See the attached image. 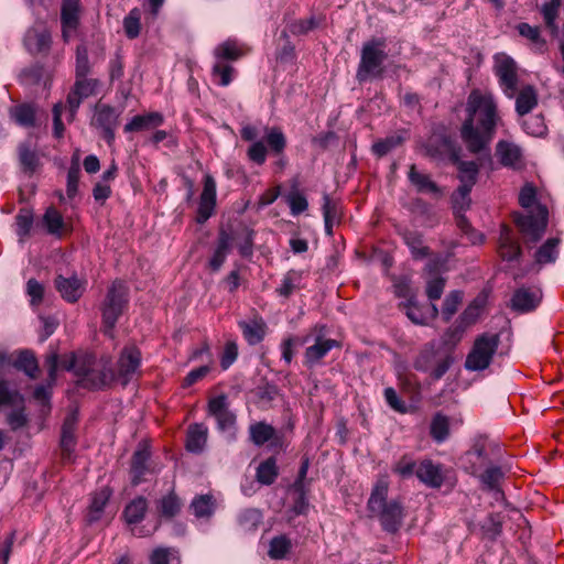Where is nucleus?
<instances>
[{
	"label": "nucleus",
	"instance_id": "f257e3e1",
	"mask_svg": "<svg viewBox=\"0 0 564 564\" xmlns=\"http://www.w3.org/2000/svg\"><path fill=\"white\" fill-rule=\"evenodd\" d=\"M466 113L460 138L469 152L479 153L494 139L500 121L497 102L491 94L475 89L467 98Z\"/></svg>",
	"mask_w": 564,
	"mask_h": 564
},
{
	"label": "nucleus",
	"instance_id": "f03ea898",
	"mask_svg": "<svg viewBox=\"0 0 564 564\" xmlns=\"http://www.w3.org/2000/svg\"><path fill=\"white\" fill-rule=\"evenodd\" d=\"M519 204L525 209H533L529 215H518L514 221L525 237L538 241L546 229L549 212L545 205L536 202V189L532 184L521 188Z\"/></svg>",
	"mask_w": 564,
	"mask_h": 564
},
{
	"label": "nucleus",
	"instance_id": "7ed1b4c3",
	"mask_svg": "<svg viewBox=\"0 0 564 564\" xmlns=\"http://www.w3.org/2000/svg\"><path fill=\"white\" fill-rule=\"evenodd\" d=\"M388 490V477H379L371 490L367 507L371 516L379 519L383 530L395 532L402 523L403 508L397 500L387 501Z\"/></svg>",
	"mask_w": 564,
	"mask_h": 564
},
{
	"label": "nucleus",
	"instance_id": "20e7f679",
	"mask_svg": "<svg viewBox=\"0 0 564 564\" xmlns=\"http://www.w3.org/2000/svg\"><path fill=\"white\" fill-rule=\"evenodd\" d=\"M249 51L248 45L236 39H227L216 45L213 51L215 62L210 72L213 82L223 87L230 85L237 74L231 63L246 56Z\"/></svg>",
	"mask_w": 564,
	"mask_h": 564
},
{
	"label": "nucleus",
	"instance_id": "39448f33",
	"mask_svg": "<svg viewBox=\"0 0 564 564\" xmlns=\"http://www.w3.org/2000/svg\"><path fill=\"white\" fill-rule=\"evenodd\" d=\"M93 357H77L74 354L65 355L59 360L57 358V368L74 371L76 376L82 377V384L89 389H99L107 386L115 379V373L110 369L97 371L90 369Z\"/></svg>",
	"mask_w": 564,
	"mask_h": 564
},
{
	"label": "nucleus",
	"instance_id": "423d86ee",
	"mask_svg": "<svg viewBox=\"0 0 564 564\" xmlns=\"http://www.w3.org/2000/svg\"><path fill=\"white\" fill-rule=\"evenodd\" d=\"M129 302V290L121 280H116L109 286L101 305L104 332L112 337L113 328Z\"/></svg>",
	"mask_w": 564,
	"mask_h": 564
},
{
	"label": "nucleus",
	"instance_id": "0eeeda50",
	"mask_svg": "<svg viewBox=\"0 0 564 564\" xmlns=\"http://www.w3.org/2000/svg\"><path fill=\"white\" fill-rule=\"evenodd\" d=\"M500 339L498 334L485 333L476 337L465 360L468 371H482L487 369L498 349Z\"/></svg>",
	"mask_w": 564,
	"mask_h": 564
},
{
	"label": "nucleus",
	"instance_id": "6e6552de",
	"mask_svg": "<svg viewBox=\"0 0 564 564\" xmlns=\"http://www.w3.org/2000/svg\"><path fill=\"white\" fill-rule=\"evenodd\" d=\"M384 47L386 41L383 39H373L364 44L357 70L359 82H364L369 77L381 76L383 70L382 64L387 58Z\"/></svg>",
	"mask_w": 564,
	"mask_h": 564
},
{
	"label": "nucleus",
	"instance_id": "1a4fd4ad",
	"mask_svg": "<svg viewBox=\"0 0 564 564\" xmlns=\"http://www.w3.org/2000/svg\"><path fill=\"white\" fill-rule=\"evenodd\" d=\"M495 74L508 98H514L518 91V73L516 62L505 53L495 55Z\"/></svg>",
	"mask_w": 564,
	"mask_h": 564
},
{
	"label": "nucleus",
	"instance_id": "9d476101",
	"mask_svg": "<svg viewBox=\"0 0 564 564\" xmlns=\"http://www.w3.org/2000/svg\"><path fill=\"white\" fill-rule=\"evenodd\" d=\"M217 202V185L210 174H205L203 180V191L199 195L196 221L206 223L214 214Z\"/></svg>",
	"mask_w": 564,
	"mask_h": 564
},
{
	"label": "nucleus",
	"instance_id": "9b49d317",
	"mask_svg": "<svg viewBox=\"0 0 564 564\" xmlns=\"http://www.w3.org/2000/svg\"><path fill=\"white\" fill-rule=\"evenodd\" d=\"M148 510V500L144 497H137L131 500L123 510V518L126 522L131 525V533L135 536H145L156 530L155 524L151 530H145L143 527H138Z\"/></svg>",
	"mask_w": 564,
	"mask_h": 564
},
{
	"label": "nucleus",
	"instance_id": "f8f14e48",
	"mask_svg": "<svg viewBox=\"0 0 564 564\" xmlns=\"http://www.w3.org/2000/svg\"><path fill=\"white\" fill-rule=\"evenodd\" d=\"M141 351L135 346H126L117 362V376L123 384H127L135 375H139L141 366Z\"/></svg>",
	"mask_w": 564,
	"mask_h": 564
},
{
	"label": "nucleus",
	"instance_id": "ddd939ff",
	"mask_svg": "<svg viewBox=\"0 0 564 564\" xmlns=\"http://www.w3.org/2000/svg\"><path fill=\"white\" fill-rule=\"evenodd\" d=\"M208 412L217 421L218 429L223 432H234L236 415L229 410L226 395L220 394L209 400Z\"/></svg>",
	"mask_w": 564,
	"mask_h": 564
},
{
	"label": "nucleus",
	"instance_id": "4468645a",
	"mask_svg": "<svg viewBox=\"0 0 564 564\" xmlns=\"http://www.w3.org/2000/svg\"><path fill=\"white\" fill-rule=\"evenodd\" d=\"M9 366L24 371L30 378H35L39 371L37 360L30 350H21L17 357L0 350V369Z\"/></svg>",
	"mask_w": 564,
	"mask_h": 564
},
{
	"label": "nucleus",
	"instance_id": "2eb2a0df",
	"mask_svg": "<svg viewBox=\"0 0 564 564\" xmlns=\"http://www.w3.org/2000/svg\"><path fill=\"white\" fill-rule=\"evenodd\" d=\"M79 12V0H63L61 20L62 34L65 42H68L77 30Z\"/></svg>",
	"mask_w": 564,
	"mask_h": 564
},
{
	"label": "nucleus",
	"instance_id": "dca6fc26",
	"mask_svg": "<svg viewBox=\"0 0 564 564\" xmlns=\"http://www.w3.org/2000/svg\"><path fill=\"white\" fill-rule=\"evenodd\" d=\"M51 33L43 24H36L28 30L24 36V45L32 54H43L50 50Z\"/></svg>",
	"mask_w": 564,
	"mask_h": 564
},
{
	"label": "nucleus",
	"instance_id": "f3484780",
	"mask_svg": "<svg viewBox=\"0 0 564 564\" xmlns=\"http://www.w3.org/2000/svg\"><path fill=\"white\" fill-rule=\"evenodd\" d=\"M120 112L108 105H99L96 108L94 121L102 129L104 138L110 143L115 139V129L118 126Z\"/></svg>",
	"mask_w": 564,
	"mask_h": 564
},
{
	"label": "nucleus",
	"instance_id": "a211bd4d",
	"mask_svg": "<svg viewBox=\"0 0 564 564\" xmlns=\"http://www.w3.org/2000/svg\"><path fill=\"white\" fill-rule=\"evenodd\" d=\"M17 153L21 170L25 174L32 175L40 165V153L36 144L31 140L20 142Z\"/></svg>",
	"mask_w": 564,
	"mask_h": 564
},
{
	"label": "nucleus",
	"instance_id": "6ab92c4d",
	"mask_svg": "<svg viewBox=\"0 0 564 564\" xmlns=\"http://www.w3.org/2000/svg\"><path fill=\"white\" fill-rule=\"evenodd\" d=\"M238 326L245 340L251 346L260 344L267 335V323L258 315L253 316L249 321H240Z\"/></svg>",
	"mask_w": 564,
	"mask_h": 564
},
{
	"label": "nucleus",
	"instance_id": "aec40b11",
	"mask_svg": "<svg viewBox=\"0 0 564 564\" xmlns=\"http://www.w3.org/2000/svg\"><path fill=\"white\" fill-rule=\"evenodd\" d=\"M339 344L335 339L325 338L317 335L313 345L308 346L305 350L304 358L305 365L313 367L319 362L333 348L338 347Z\"/></svg>",
	"mask_w": 564,
	"mask_h": 564
},
{
	"label": "nucleus",
	"instance_id": "412c9836",
	"mask_svg": "<svg viewBox=\"0 0 564 564\" xmlns=\"http://www.w3.org/2000/svg\"><path fill=\"white\" fill-rule=\"evenodd\" d=\"M480 307L476 304L469 305L463 315L460 316V324L459 326L449 328L445 333L444 343L445 344H453L455 345L458 343L463 336V333L465 332L466 327L474 324L478 316H479Z\"/></svg>",
	"mask_w": 564,
	"mask_h": 564
},
{
	"label": "nucleus",
	"instance_id": "4be33fe9",
	"mask_svg": "<svg viewBox=\"0 0 564 564\" xmlns=\"http://www.w3.org/2000/svg\"><path fill=\"white\" fill-rule=\"evenodd\" d=\"M539 289L521 288L512 296V307L520 312L534 310L541 301Z\"/></svg>",
	"mask_w": 564,
	"mask_h": 564
},
{
	"label": "nucleus",
	"instance_id": "5701e85b",
	"mask_svg": "<svg viewBox=\"0 0 564 564\" xmlns=\"http://www.w3.org/2000/svg\"><path fill=\"white\" fill-rule=\"evenodd\" d=\"M498 252L507 261L516 260L521 254L519 242L513 238L512 230L506 225L500 229Z\"/></svg>",
	"mask_w": 564,
	"mask_h": 564
},
{
	"label": "nucleus",
	"instance_id": "b1692460",
	"mask_svg": "<svg viewBox=\"0 0 564 564\" xmlns=\"http://www.w3.org/2000/svg\"><path fill=\"white\" fill-rule=\"evenodd\" d=\"M57 291L67 302H76L84 292V283L77 276L64 278L58 275L55 280Z\"/></svg>",
	"mask_w": 564,
	"mask_h": 564
},
{
	"label": "nucleus",
	"instance_id": "393cba45",
	"mask_svg": "<svg viewBox=\"0 0 564 564\" xmlns=\"http://www.w3.org/2000/svg\"><path fill=\"white\" fill-rule=\"evenodd\" d=\"M231 236L227 231H220L215 250L208 261V267L213 272L220 270L231 249Z\"/></svg>",
	"mask_w": 564,
	"mask_h": 564
},
{
	"label": "nucleus",
	"instance_id": "a878e982",
	"mask_svg": "<svg viewBox=\"0 0 564 564\" xmlns=\"http://www.w3.org/2000/svg\"><path fill=\"white\" fill-rule=\"evenodd\" d=\"M150 459V451L147 445L140 446L133 454L131 463L132 484L139 485L145 480L147 474L150 473L148 462Z\"/></svg>",
	"mask_w": 564,
	"mask_h": 564
},
{
	"label": "nucleus",
	"instance_id": "bb28decb",
	"mask_svg": "<svg viewBox=\"0 0 564 564\" xmlns=\"http://www.w3.org/2000/svg\"><path fill=\"white\" fill-rule=\"evenodd\" d=\"M496 154L500 163L505 166L518 167L521 164V149L511 142L499 141L496 148Z\"/></svg>",
	"mask_w": 564,
	"mask_h": 564
},
{
	"label": "nucleus",
	"instance_id": "cd10ccee",
	"mask_svg": "<svg viewBox=\"0 0 564 564\" xmlns=\"http://www.w3.org/2000/svg\"><path fill=\"white\" fill-rule=\"evenodd\" d=\"M417 478L432 488H438L443 484V475L440 465L433 464L431 460H423L416 471Z\"/></svg>",
	"mask_w": 564,
	"mask_h": 564
},
{
	"label": "nucleus",
	"instance_id": "c85d7f7f",
	"mask_svg": "<svg viewBox=\"0 0 564 564\" xmlns=\"http://www.w3.org/2000/svg\"><path fill=\"white\" fill-rule=\"evenodd\" d=\"M45 364L48 368V383L47 386H39L34 391V398L43 405H46L51 398V387L56 380L57 371V355L51 354L46 357Z\"/></svg>",
	"mask_w": 564,
	"mask_h": 564
},
{
	"label": "nucleus",
	"instance_id": "c756f323",
	"mask_svg": "<svg viewBox=\"0 0 564 564\" xmlns=\"http://www.w3.org/2000/svg\"><path fill=\"white\" fill-rule=\"evenodd\" d=\"M303 271L291 269L281 279L275 292L283 299H289L293 293L302 289Z\"/></svg>",
	"mask_w": 564,
	"mask_h": 564
},
{
	"label": "nucleus",
	"instance_id": "7c9ffc66",
	"mask_svg": "<svg viewBox=\"0 0 564 564\" xmlns=\"http://www.w3.org/2000/svg\"><path fill=\"white\" fill-rule=\"evenodd\" d=\"M111 494L112 492L108 487H102L93 494L87 513L89 522L98 521L101 518L104 509L108 503Z\"/></svg>",
	"mask_w": 564,
	"mask_h": 564
},
{
	"label": "nucleus",
	"instance_id": "2f4dec72",
	"mask_svg": "<svg viewBox=\"0 0 564 564\" xmlns=\"http://www.w3.org/2000/svg\"><path fill=\"white\" fill-rule=\"evenodd\" d=\"M163 123V116L159 112H150L143 116H134L126 126L124 132L142 131L159 127Z\"/></svg>",
	"mask_w": 564,
	"mask_h": 564
},
{
	"label": "nucleus",
	"instance_id": "473e14b6",
	"mask_svg": "<svg viewBox=\"0 0 564 564\" xmlns=\"http://www.w3.org/2000/svg\"><path fill=\"white\" fill-rule=\"evenodd\" d=\"M538 105V94L533 86L520 89L516 98V111L519 116H525Z\"/></svg>",
	"mask_w": 564,
	"mask_h": 564
},
{
	"label": "nucleus",
	"instance_id": "72a5a7b5",
	"mask_svg": "<svg viewBox=\"0 0 564 564\" xmlns=\"http://www.w3.org/2000/svg\"><path fill=\"white\" fill-rule=\"evenodd\" d=\"M207 427L203 424L191 425L187 432L186 448L192 453H200L207 442Z\"/></svg>",
	"mask_w": 564,
	"mask_h": 564
},
{
	"label": "nucleus",
	"instance_id": "f704fd0d",
	"mask_svg": "<svg viewBox=\"0 0 564 564\" xmlns=\"http://www.w3.org/2000/svg\"><path fill=\"white\" fill-rule=\"evenodd\" d=\"M458 172L460 193L464 196L466 192L471 191L477 181L478 165L475 162H459Z\"/></svg>",
	"mask_w": 564,
	"mask_h": 564
},
{
	"label": "nucleus",
	"instance_id": "c9c22d12",
	"mask_svg": "<svg viewBox=\"0 0 564 564\" xmlns=\"http://www.w3.org/2000/svg\"><path fill=\"white\" fill-rule=\"evenodd\" d=\"M75 430H76V417L74 414L68 415L62 426V435H61V448L63 455L70 456L74 451L76 441H75Z\"/></svg>",
	"mask_w": 564,
	"mask_h": 564
},
{
	"label": "nucleus",
	"instance_id": "e433bc0d",
	"mask_svg": "<svg viewBox=\"0 0 564 564\" xmlns=\"http://www.w3.org/2000/svg\"><path fill=\"white\" fill-rule=\"evenodd\" d=\"M401 235L415 259H423L429 254V248L423 245L422 234L416 230L405 229Z\"/></svg>",
	"mask_w": 564,
	"mask_h": 564
},
{
	"label": "nucleus",
	"instance_id": "4c0bfd02",
	"mask_svg": "<svg viewBox=\"0 0 564 564\" xmlns=\"http://www.w3.org/2000/svg\"><path fill=\"white\" fill-rule=\"evenodd\" d=\"M409 180L421 193H430L433 195H441L437 185L429 177V175L416 171L415 165H411L409 171Z\"/></svg>",
	"mask_w": 564,
	"mask_h": 564
},
{
	"label": "nucleus",
	"instance_id": "58836bf2",
	"mask_svg": "<svg viewBox=\"0 0 564 564\" xmlns=\"http://www.w3.org/2000/svg\"><path fill=\"white\" fill-rule=\"evenodd\" d=\"M43 223L48 234L62 237L66 232V224L62 214L55 207H48L43 216Z\"/></svg>",
	"mask_w": 564,
	"mask_h": 564
},
{
	"label": "nucleus",
	"instance_id": "ea45409f",
	"mask_svg": "<svg viewBox=\"0 0 564 564\" xmlns=\"http://www.w3.org/2000/svg\"><path fill=\"white\" fill-rule=\"evenodd\" d=\"M558 238L547 239L535 252V261L539 264L552 263L558 256Z\"/></svg>",
	"mask_w": 564,
	"mask_h": 564
},
{
	"label": "nucleus",
	"instance_id": "a19ab883",
	"mask_svg": "<svg viewBox=\"0 0 564 564\" xmlns=\"http://www.w3.org/2000/svg\"><path fill=\"white\" fill-rule=\"evenodd\" d=\"M250 440L257 446H261L270 440L274 438L275 430L272 425L264 422L251 424L249 427Z\"/></svg>",
	"mask_w": 564,
	"mask_h": 564
},
{
	"label": "nucleus",
	"instance_id": "79ce46f5",
	"mask_svg": "<svg viewBox=\"0 0 564 564\" xmlns=\"http://www.w3.org/2000/svg\"><path fill=\"white\" fill-rule=\"evenodd\" d=\"M182 503L178 497L171 491L166 496L162 497L156 502V508L161 517L163 518H173L181 510Z\"/></svg>",
	"mask_w": 564,
	"mask_h": 564
},
{
	"label": "nucleus",
	"instance_id": "37998d69",
	"mask_svg": "<svg viewBox=\"0 0 564 564\" xmlns=\"http://www.w3.org/2000/svg\"><path fill=\"white\" fill-rule=\"evenodd\" d=\"M11 118L22 127H32L35 122V108L30 104H22L10 109Z\"/></svg>",
	"mask_w": 564,
	"mask_h": 564
},
{
	"label": "nucleus",
	"instance_id": "c03bdc74",
	"mask_svg": "<svg viewBox=\"0 0 564 564\" xmlns=\"http://www.w3.org/2000/svg\"><path fill=\"white\" fill-rule=\"evenodd\" d=\"M323 216L326 232L330 235L333 225L339 219V208L338 203L333 200L328 194L323 195Z\"/></svg>",
	"mask_w": 564,
	"mask_h": 564
},
{
	"label": "nucleus",
	"instance_id": "a18cd8bd",
	"mask_svg": "<svg viewBox=\"0 0 564 564\" xmlns=\"http://www.w3.org/2000/svg\"><path fill=\"white\" fill-rule=\"evenodd\" d=\"M278 477L276 459L269 457L257 468V480L262 485H271Z\"/></svg>",
	"mask_w": 564,
	"mask_h": 564
},
{
	"label": "nucleus",
	"instance_id": "49530a36",
	"mask_svg": "<svg viewBox=\"0 0 564 564\" xmlns=\"http://www.w3.org/2000/svg\"><path fill=\"white\" fill-rule=\"evenodd\" d=\"M430 433L437 443L444 442L449 435V419L437 413L431 422Z\"/></svg>",
	"mask_w": 564,
	"mask_h": 564
},
{
	"label": "nucleus",
	"instance_id": "de8ad7c7",
	"mask_svg": "<svg viewBox=\"0 0 564 564\" xmlns=\"http://www.w3.org/2000/svg\"><path fill=\"white\" fill-rule=\"evenodd\" d=\"M405 140V135L403 133H395L392 135H388L387 138L377 141L372 145V152L378 156H383L388 154L390 151L401 145Z\"/></svg>",
	"mask_w": 564,
	"mask_h": 564
},
{
	"label": "nucleus",
	"instance_id": "09e8293b",
	"mask_svg": "<svg viewBox=\"0 0 564 564\" xmlns=\"http://www.w3.org/2000/svg\"><path fill=\"white\" fill-rule=\"evenodd\" d=\"M292 542L286 535L274 536L270 541L269 556L272 560H282L291 551Z\"/></svg>",
	"mask_w": 564,
	"mask_h": 564
},
{
	"label": "nucleus",
	"instance_id": "8fccbe9b",
	"mask_svg": "<svg viewBox=\"0 0 564 564\" xmlns=\"http://www.w3.org/2000/svg\"><path fill=\"white\" fill-rule=\"evenodd\" d=\"M123 31L128 39H135L141 31V11L138 8L130 10L123 19Z\"/></svg>",
	"mask_w": 564,
	"mask_h": 564
},
{
	"label": "nucleus",
	"instance_id": "3c124183",
	"mask_svg": "<svg viewBox=\"0 0 564 564\" xmlns=\"http://www.w3.org/2000/svg\"><path fill=\"white\" fill-rule=\"evenodd\" d=\"M519 34L528 39L535 51L542 52L545 47V41L540 35V29L528 23L518 25Z\"/></svg>",
	"mask_w": 564,
	"mask_h": 564
},
{
	"label": "nucleus",
	"instance_id": "603ef678",
	"mask_svg": "<svg viewBox=\"0 0 564 564\" xmlns=\"http://www.w3.org/2000/svg\"><path fill=\"white\" fill-rule=\"evenodd\" d=\"M214 508L215 500L210 495L198 496L191 503V509L198 518L210 517L214 512Z\"/></svg>",
	"mask_w": 564,
	"mask_h": 564
},
{
	"label": "nucleus",
	"instance_id": "864d4df0",
	"mask_svg": "<svg viewBox=\"0 0 564 564\" xmlns=\"http://www.w3.org/2000/svg\"><path fill=\"white\" fill-rule=\"evenodd\" d=\"M437 351L434 348L433 345L425 346L417 358L414 361V368L416 370L427 372L434 366V364L437 361Z\"/></svg>",
	"mask_w": 564,
	"mask_h": 564
},
{
	"label": "nucleus",
	"instance_id": "5fc2aeb1",
	"mask_svg": "<svg viewBox=\"0 0 564 564\" xmlns=\"http://www.w3.org/2000/svg\"><path fill=\"white\" fill-rule=\"evenodd\" d=\"M265 140L270 149L280 154L286 147V140L280 128H265Z\"/></svg>",
	"mask_w": 564,
	"mask_h": 564
},
{
	"label": "nucleus",
	"instance_id": "6e6d98bb",
	"mask_svg": "<svg viewBox=\"0 0 564 564\" xmlns=\"http://www.w3.org/2000/svg\"><path fill=\"white\" fill-rule=\"evenodd\" d=\"M522 127L528 134L533 137H543L546 133L544 118L540 115L524 119Z\"/></svg>",
	"mask_w": 564,
	"mask_h": 564
},
{
	"label": "nucleus",
	"instance_id": "4d7b16f0",
	"mask_svg": "<svg viewBox=\"0 0 564 564\" xmlns=\"http://www.w3.org/2000/svg\"><path fill=\"white\" fill-rule=\"evenodd\" d=\"M17 224V234L22 241L25 237L29 236L30 230L33 224V215L29 209H21L15 217Z\"/></svg>",
	"mask_w": 564,
	"mask_h": 564
},
{
	"label": "nucleus",
	"instance_id": "13d9d810",
	"mask_svg": "<svg viewBox=\"0 0 564 564\" xmlns=\"http://www.w3.org/2000/svg\"><path fill=\"white\" fill-rule=\"evenodd\" d=\"M462 297L463 296L459 291H453L446 296L442 311L445 321H449L452 316L457 312L462 302Z\"/></svg>",
	"mask_w": 564,
	"mask_h": 564
},
{
	"label": "nucleus",
	"instance_id": "bf43d9fd",
	"mask_svg": "<svg viewBox=\"0 0 564 564\" xmlns=\"http://www.w3.org/2000/svg\"><path fill=\"white\" fill-rule=\"evenodd\" d=\"M503 477V473L500 467L491 466L488 467L480 476L481 482L489 489L496 490Z\"/></svg>",
	"mask_w": 564,
	"mask_h": 564
},
{
	"label": "nucleus",
	"instance_id": "052dcab7",
	"mask_svg": "<svg viewBox=\"0 0 564 564\" xmlns=\"http://www.w3.org/2000/svg\"><path fill=\"white\" fill-rule=\"evenodd\" d=\"M561 6V0H550L549 2L544 3L542 7V14L545 21V24L551 30H556L555 26V20L558 14V9Z\"/></svg>",
	"mask_w": 564,
	"mask_h": 564
},
{
	"label": "nucleus",
	"instance_id": "680f3d73",
	"mask_svg": "<svg viewBox=\"0 0 564 564\" xmlns=\"http://www.w3.org/2000/svg\"><path fill=\"white\" fill-rule=\"evenodd\" d=\"M22 397L15 390H10L4 381H0V406L1 405H20Z\"/></svg>",
	"mask_w": 564,
	"mask_h": 564
},
{
	"label": "nucleus",
	"instance_id": "e2e57ef3",
	"mask_svg": "<svg viewBox=\"0 0 564 564\" xmlns=\"http://www.w3.org/2000/svg\"><path fill=\"white\" fill-rule=\"evenodd\" d=\"M286 202L290 206L291 214L296 216L305 212L308 207L307 199L299 192H292L286 196Z\"/></svg>",
	"mask_w": 564,
	"mask_h": 564
},
{
	"label": "nucleus",
	"instance_id": "0e129e2a",
	"mask_svg": "<svg viewBox=\"0 0 564 564\" xmlns=\"http://www.w3.org/2000/svg\"><path fill=\"white\" fill-rule=\"evenodd\" d=\"M238 357V345L236 341H227L224 346V350L220 356V366L224 370H227Z\"/></svg>",
	"mask_w": 564,
	"mask_h": 564
},
{
	"label": "nucleus",
	"instance_id": "69168bd1",
	"mask_svg": "<svg viewBox=\"0 0 564 564\" xmlns=\"http://www.w3.org/2000/svg\"><path fill=\"white\" fill-rule=\"evenodd\" d=\"M89 72L88 52L84 45L76 48V77H86Z\"/></svg>",
	"mask_w": 564,
	"mask_h": 564
},
{
	"label": "nucleus",
	"instance_id": "338daca9",
	"mask_svg": "<svg viewBox=\"0 0 564 564\" xmlns=\"http://www.w3.org/2000/svg\"><path fill=\"white\" fill-rule=\"evenodd\" d=\"M317 26V22L315 18L311 17L308 19H301L297 21L292 22L289 25V32L293 35H302L306 34L311 30L315 29Z\"/></svg>",
	"mask_w": 564,
	"mask_h": 564
},
{
	"label": "nucleus",
	"instance_id": "774afa93",
	"mask_svg": "<svg viewBox=\"0 0 564 564\" xmlns=\"http://www.w3.org/2000/svg\"><path fill=\"white\" fill-rule=\"evenodd\" d=\"M247 155L250 161L258 165H262L267 160V148L262 141H254L249 147Z\"/></svg>",
	"mask_w": 564,
	"mask_h": 564
}]
</instances>
